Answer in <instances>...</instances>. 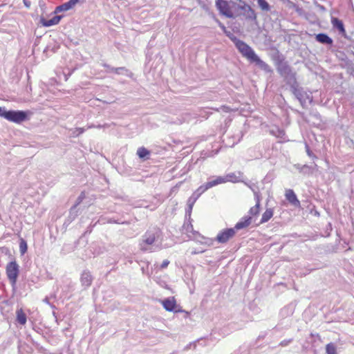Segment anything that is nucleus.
I'll return each instance as SVG.
<instances>
[{
    "label": "nucleus",
    "instance_id": "obj_1",
    "mask_svg": "<svg viewBox=\"0 0 354 354\" xmlns=\"http://www.w3.org/2000/svg\"><path fill=\"white\" fill-rule=\"evenodd\" d=\"M240 1L241 5L233 1L216 0V6L221 15L228 18H234L239 15L240 10H243L248 13L249 18L255 19L256 15L252 8L244 1L241 0Z\"/></svg>",
    "mask_w": 354,
    "mask_h": 354
},
{
    "label": "nucleus",
    "instance_id": "obj_23",
    "mask_svg": "<svg viewBox=\"0 0 354 354\" xmlns=\"http://www.w3.org/2000/svg\"><path fill=\"white\" fill-rule=\"evenodd\" d=\"M257 3L261 10L265 11H268L270 10V6L266 0H258Z\"/></svg>",
    "mask_w": 354,
    "mask_h": 354
},
{
    "label": "nucleus",
    "instance_id": "obj_29",
    "mask_svg": "<svg viewBox=\"0 0 354 354\" xmlns=\"http://www.w3.org/2000/svg\"><path fill=\"white\" fill-rule=\"evenodd\" d=\"M124 69V68H123V67H119V68H113L111 69V71L115 73H119L120 71H122Z\"/></svg>",
    "mask_w": 354,
    "mask_h": 354
},
{
    "label": "nucleus",
    "instance_id": "obj_21",
    "mask_svg": "<svg viewBox=\"0 0 354 354\" xmlns=\"http://www.w3.org/2000/svg\"><path fill=\"white\" fill-rule=\"evenodd\" d=\"M208 183L210 188L219 184L225 183L224 176H218L215 180L209 181Z\"/></svg>",
    "mask_w": 354,
    "mask_h": 354
},
{
    "label": "nucleus",
    "instance_id": "obj_4",
    "mask_svg": "<svg viewBox=\"0 0 354 354\" xmlns=\"http://www.w3.org/2000/svg\"><path fill=\"white\" fill-rule=\"evenodd\" d=\"M6 270L7 277L10 283L12 286H15L19 272L18 264L16 261H11L6 266Z\"/></svg>",
    "mask_w": 354,
    "mask_h": 354
},
{
    "label": "nucleus",
    "instance_id": "obj_27",
    "mask_svg": "<svg viewBox=\"0 0 354 354\" xmlns=\"http://www.w3.org/2000/svg\"><path fill=\"white\" fill-rule=\"evenodd\" d=\"M169 261L168 260H164L160 265V268L164 269L168 266Z\"/></svg>",
    "mask_w": 354,
    "mask_h": 354
},
{
    "label": "nucleus",
    "instance_id": "obj_2",
    "mask_svg": "<svg viewBox=\"0 0 354 354\" xmlns=\"http://www.w3.org/2000/svg\"><path fill=\"white\" fill-rule=\"evenodd\" d=\"M231 39L234 43V45L239 52L244 58L251 63H255L261 69L266 71H271L270 66L262 61L248 44L235 37H231Z\"/></svg>",
    "mask_w": 354,
    "mask_h": 354
},
{
    "label": "nucleus",
    "instance_id": "obj_16",
    "mask_svg": "<svg viewBox=\"0 0 354 354\" xmlns=\"http://www.w3.org/2000/svg\"><path fill=\"white\" fill-rule=\"evenodd\" d=\"M331 23H332L333 27H335L337 29H338V30L341 33L345 34L346 30H345V28H344V24H343V22L341 20H339L337 18L333 17L331 19Z\"/></svg>",
    "mask_w": 354,
    "mask_h": 354
},
{
    "label": "nucleus",
    "instance_id": "obj_10",
    "mask_svg": "<svg viewBox=\"0 0 354 354\" xmlns=\"http://www.w3.org/2000/svg\"><path fill=\"white\" fill-rule=\"evenodd\" d=\"M161 303L166 310L169 312L175 310L176 307V301L174 297L165 299Z\"/></svg>",
    "mask_w": 354,
    "mask_h": 354
},
{
    "label": "nucleus",
    "instance_id": "obj_17",
    "mask_svg": "<svg viewBox=\"0 0 354 354\" xmlns=\"http://www.w3.org/2000/svg\"><path fill=\"white\" fill-rule=\"evenodd\" d=\"M93 281L91 274L88 272H84L81 276V282L83 286H91Z\"/></svg>",
    "mask_w": 354,
    "mask_h": 354
},
{
    "label": "nucleus",
    "instance_id": "obj_13",
    "mask_svg": "<svg viewBox=\"0 0 354 354\" xmlns=\"http://www.w3.org/2000/svg\"><path fill=\"white\" fill-rule=\"evenodd\" d=\"M16 319L19 324L25 325L27 322V317L22 308L16 310Z\"/></svg>",
    "mask_w": 354,
    "mask_h": 354
},
{
    "label": "nucleus",
    "instance_id": "obj_30",
    "mask_svg": "<svg viewBox=\"0 0 354 354\" xmlns=\"http://www.w3.org/2000/svg\"><path fill=\"white\" fill-rule=\"evenodd\" d=\"M219 26L221 28V29L223 30V32H225L227 35H229L225 26L221 23H219Z\"/></svg>",
    "mask_w": 354,
    "mask_h": 354
},
{
    "label": "nucleus",
    "instance_id": "obj_3",
    "mask_svg": "<svg viewBox=\"0 0 354 354\" xmlns=\"http://www.w3.org/2000/svg\"><path fill=\"white\" fill-rule=\"evenodd\" d=\"M162 233L160 228L152 227L148 230L144 236L145 243H153L162 240Z\"/></svg>",
    "mask_w": 354,
    "mask_h": 354
},
{
    "label": "nucleus",
    "instance_id": "obj_33",
    "mask_svg": "<svg viewBox=\"0 0 354 354\" xmlns=\"http://www.w3.org/2000/svg\"><path fill=\"white\" fill-rule=\"evenodd\" d=\"M77 131H79V133H82L84 132V129L80 128L77 129Z\"/></svg>",
    "mask_w": 354,
    "mask_h": 354
},
{
    "label": "nucleus",
    "instance_id": "obj_8",
    "mask_svg": "<svg viewBox=\"0 0 354 354\" xmlns=\"http://www.w3.org/2000/svg\"><path fill=\"white\" fill-rule=\"evenodd\" d=\"M285 196L286 200L295 207L300 206V202L292 189H286Z\"/></svg>",
    "mask_w": 354,
    "mask_h": 354
},
{
    "label": "nucleus",
    "instance_id": "obj_20",
    "mask_svg": "<svg viewBox=\"0 0 354 354\" xmlns=\"http://www.w3.org/2000/svg\"><path fill=\"white\" fill-rule=\"evenodd\" d=\"M326 354H337V348L334 343H328L326 345Z\"/></svg>",
    "mask_w": 354,
    "mask_h": 354
},
{
    "label": "nucleus",
    "instance_id": "obj_24",
    "mask_svg": "<svg viewBox=\"0 0 354 354\" xmlns=\"http://www.w3.org/2000/svg\"><path fill=\"white\" fill-rule=\"evenodd\" d=\"M210 188L209 185V183L208 182L204 185H202L201 186H200L196 192H198V196H200L201 194H202L203 193H204L205 192H206L207 189H209Z\"/></svg>",
    "mask_w": 354,
    "mask_h": 354
},
{
    "label": "nucleus",
    "instance_id": "obj_15",
    "mask_svg": "<svg viewBox=\"0 0 354 354\" xmlns=\"http://www.w3.org/2000/svg\"><path fill=\"white\" fill-rule=\"evenodd\" d=\"M260 205H261L260 198L259 196H257L255 205L250 207V209H249V214H250L249 216H252V218L254 216H257L259 215V214L260 212Z\"/></svg>",
    "mask_w": 354,
    "mask_h": 354
},
{
    "label": "nucleus",
    "instance_id": "obj_25",
    "mask_svg": "<svg viewBox=\"0 0 354 354\" xmlns=\"http://www.w3.org/2000/svg\"><path fill=\"white\" fill-rule=\"evenodd\" d=\"M85 198V193L82 192L80 196L77 198V203L74 205V208H75L80 203H82V200Z\"/></svg>",
    "mask_w": 354,
    "mask_h": 354
},
{
    "label": "nucleus",
    "instance_id": "obj_11",
    "mask_svg": "<svg viewBox=\"0 0 354 354\" xmlns=\"http://www.w3.org/2000/svg\"><path fill=\"white\" fill-rule=\"evenodd\" d=\"M78 2L79 0H69L68 2L57 6L55 8V12L57 13L59 12L67 11L73 8Z\"/></svg>",
    "mask_w": 354,
    "mask_h": 354
},
{
    "label": "nucleus",
    "instance_id": "obj_6",
    "mask_svg": "<svg viewBox=\"0 0 354 354\" xmlns=\"http://www.w3.org/2000/svg\"><path fill=\"white\" fill-rule=\"evenodd\" d=\"M236 232L234 227L224 229L217 234L216 240L220 243H225L233 238Z\"/></svg>",
    "mask_w": 354,
    "mask_h": 354
},
{
    "label": "nucleus",
    "instance_id": "obj_32",
    "mask_svg": "<svg viewBox=\"0 0 354 354\" xmlns=\"http://www.w3.org/2000/svg\"><path fill=\"white\" fill-rule=\"evenodd\" d=\"M306 152H307L308 156H311V151H310L308 146H306Z\"/></svg>",
    "mask_w": 354,
    "mask_h": 354
},
{
    "label": "nucleus",
    "instance_id": "obj_7",
    "mask_svg": "<svg viewBox=\"0 0 354 354\" xmlns=\"http://www.w3.org/2000/svg\"><path fill=\"white\" fill-rule=\"evenodd\" d=\"M252 216H244L234 225V228L236 232L246 230L252 224Z\"/></svg>",
    "mask_w": 354,
    "mask_h": 354
},
{
    "label": "nucleus",
    "instance_id": "obj_5",
    "mask_svg": "<svg viewBox=\"0 0 354 354\" xmlns=\"http://www.w3.org/2000/svg\"><path fill=\"white\" fill-rule=\"evenodd\" d=\"M28 119V113L24 111H8L6 114V120L19 124Z\"/></svg>",
    "mask_w": 354,
    "mask_h": 354
},
{
    "label": "nucleus",
    "instance_id": "obj_31",
    "mask_svg": "<svg viewBox=\"0 0 354 354\" xmlns=\"http://www.w3.org/2000/svg\"><path fill=\"white\" fill-rule=\"evenodd\" d=\"M290 342V340H288V341H283L280 343V345L284 346H286L289 342Z\"/></svg>",
    "mask_w": 354,
    "mask_h": 354
},
{
    "label": "nucleus",
    "instance_id": "obj_22",
    "mask_svg": "<svg viewBox=\"0 0 354 354\" xmlns=\"http://www.w3.org/2000/svg\"><path fill=\"white\" fill-rule=\"evenodd\" d=\"M150 152L145 147H140L137 151V154L140 158H144L149 155Z\"/></svg>",
    "mask_w": 354,
    "mask_h": 354
},
{
    "label": "nucleus",
    "instance_id": "obj_28",
    "mask_svg": "<svg viewBox=\"0 0 354 354\" xmlns=\"http://www.w3.org/2000/svg\"><path fill=\"white\" fill-rule=\"evenodd\" d=\"M20 251L24 254L27 251V245H20Z\"/></svg>",
    "mask_w": 354,
    "mask_h": 354
},
{
    "label": "nucleus",
    "instance_id": "obj_19",
    "mask_svg": "<svg viewBox=\"0 0 354 354\" xmlns=\"http://www.w3.org/2000/svg\"><path fill=\"white\" fill-rule=\"evenodd\" d=\"M225 183L230 182L233 183H236L240 181L239 177L236 175L234 173L227 174L224 176Z\"/></svg>",
    "mask_w": 354,
    "mask_h": 354
},
{
    "label": "nucleus",
    "instance_id": "obj_9",
    "mask_svg": "<svg viewBox=\"0 0 354 354\" xmlns=\"http://www.w3.org/2000/svg\"><path fill=\"white\" fill-rule=\"evenodd\" d=\"M277 71L283 77H286L291 75V68L286 62H280L277 64Z\"/></svg>",
    "mask_w": 354,
    "mask_h": 354
},
{
    "label": "nucleus",
    "instance_id": "obj_26",
    "mask_svg": "<svg viewBox=\"0 0 354 354\" xmlns=\"http://www.w3.org/2000/svg\"><path fill=\"white\" fill-rule=\"evenodd\" d=\"M8 111H6L3 108L0 106V116L6 119V114L8 113Z\"/></svg>",
    "mask_w": 354,
    "mask_h": 354
},
{
    "label": "nucleus",
    "instance_id": "obj_14",
    "mask_svg": "<svg viewBox=\"0 0 354 354\" xmlns=\"http://www.w3.org/2000/svg\"><path fill=\"white\" fill-rule=\"evenodd\" d=\"M315 39L318 42L321 44L329 45H331L333 44V39L325 33L317 34L315 37Z\"/></svg>",
    "mask_w": 354,
    "mask_h": 354
},
{
    "label": "nucleus",
    "instance_id": "obj_18",
    "mask_svg": "<svg viewBox=\"0 0 354 354\" xmlns=\"http://www.w3.org/2000/svg\"><path fill=\"white\" fill-rule=\"evenodd\" d=\"M274 214L273 209L271 208L267 209L263 214H262V217L261 219V223H264L268 222Z\"/></svg>",
    "mask_w": 354,
    "mask_h": 354
},
{
    "label": "nucleus",
    "instance_id": "obj_12",
    "mask_svg": "<svg viewBox=\"0 0 354 354\" xmlns=\"http://www.w3.org/2000/svg\"><path fill=\"white\" fill-rule=\"evenodd\" d=\"M62 17L61 16H54L50 19H46L42 18L41 19V23L44 26L49 27L53 25L58 24L60 21Z\"/></svg>",
    "mask_w": 354,
    "mask_h": 354
}]
</instances>
